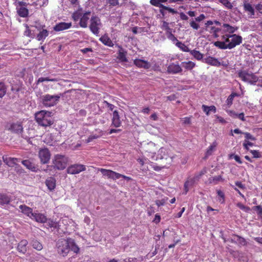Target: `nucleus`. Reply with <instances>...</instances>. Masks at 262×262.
<instances>
[{
	"label": "nucleus",
	"mask_w": 262,
	"mask_h": 262,
	"mask_svg": "<svg viewBox=\"0 0 262 262\" xmlns=\"http://www.w3.org/2000/svg\"><path fill=\"white\" fill-rule=\"evenodd\" d=\"M204 62L205 63L212 66L216 67H220V61L217 58L214 57L208 56L204 59Z\"/></svg>",
	"instance_id": "19"
},
{
	"label": "nucleus",
	"mask_w": 262,
	"mask_h": 262,
	"mask_svg": "<svg viewBox=\"0 0 262 262\" xmlns=\"http://www.w3.org/2000/svg\"><path fill=\"white\" fill-rule=\"evenodd\" d=\"M237 96H238L237 93L233 92L228 97L226 100V104L229 107L232 104L234 98Z\"/></svg>",
	"instance_id": "40"
},
{
	"label": "nucleus",
	"mask_w": 262,
	"mask_h": 262,
	"mask_svg": "<svg viewBox=\"0 0 262 262\" xmlns=\"http://www.w3.org/2000/svg\"><path fill=\"white\" fill-rule=\"evenodd\" d=\"M221 28H216L211 26L210 27V32L212 34V35L215 38H219L221 36Z\"/></svg>",
	"instance_id": "32"
},
{
	"label": "nucleus",
	"mask_w": 262,
	"mask_h": 262,
	"mask_svg": "<svg viewBox=\"0 0 262 262\" xmlns=\"http://www.w3.org/2000/svg\"><path fill=\"white\" fill-rule=\"evenodd\" d=\"M217 193L218 196L221 198V199H220V201L222 203H224V202H225L224 193L222 191L219 190L217 191Z\"/></svg>",
	"instance_id": "54"
},
{
	"label": "nucleus",
	"mask_w": 262,
	"mask_h": 262,
	"mask_svg": "<svg viewBox=\"0 0 262 262\" xmlns=\"http://www.w3.org/2000/svg\"><path fill=\"white\" fill-rule=\"evenodd\" d=\"M243 134L245 135V140H250L251 141H255L256 138L252 136L251 134L248 132L244 133Z\"/></svg>",
	"instance_id": "53"
},
{
	"label": "nucleus",
	"mask_w": 262,
	"mask_h": 262,
	"mask_svg": "<svg viewBox=\"0 0 262 262\" xmlns=\"http://www.w3.org/2000/svg\"><path fill=\"white\" fill-rule=\"evenodd\" d=\"M190 185V182L189 181H186L184 185V194H186L188 191H189V186Z\"/></svg>",
	"instance_id": "58"
},
{
	"label": "nucleus",
	"mask_w": 262,
	"mask_h": 262,
	"mask_svg": "<svg viewBox=\"0 0 262 262\" xmlns=\"http://www.w3.org/2000/svg\"><path fill=\"white\" fill-rule=\"evenodd\" d=\"M98 170L100 171L103 176L107 177L108 179L117 180V176H119L118 173L112 170L106 169L104 168H99Z\"/></svg>",
	"instance_id": "13"
},
{
	"label": "nucleus",
	"mask_w": 262,
	"mask_h": 262,
	"mask_svg": "<svg viewBox=\"0 0 262 262\" xmlns=\"http://www.w3.org/2000/svg\"><path fill=\"white\" fill-rule=\"evenodd\" d=\"M224 179L222 176H217L213 177H210L208 179L209 183L213 185L217 184L219 182H223Z\"/></svg>",
	"instance_id": "34"
},
{
	"label": "nucleus",
	"mask_w": 262,
	"mask_h": 262,
	"mask_svg": "<svg viewBox=\"0 0 262 262\" xmlns=\"http://www.w3.org/2000/svg\"><path fill=\"white\" fill-rule=\"evenodd\" d=\"M6 129L12 133L19 134L23 131L22 123L19 122L8 123L6 126Z\"/></svg>",
	"instance_id": "8"
},
{
	"label": "nucleus",
	"mask_w": 262,
	"mask_h": 262,
	"mask_svg": "<svg viewBox=\"0 0 262 262\" xmlns=\"http://www.w3.org/2000/svg\"><path fill=\"white\" fill-rule=\"evenodd\" d=\"M103 103L105 104V106L107 107L110 111H113L115 108V105L110 103L107 101L104 100L103 101Z\"/></svg>",
	"instance_id": "57"
},
{
	"label": "nucleus",
	"mask_w": 262,
	"mask_h": 262,
	"mask_svg": "<svg viewBox=\"0 0 262 262\" xmlns=\"http://www.w3.org/2000/svg\"><path fill=\"white\" fill-rule=\"evenodd\" d=\"M134 63L140 68L148 69L150 67V64L147 61L141 59H135Z\"/></svg>",
	"instance_id": "16"
},
{
	"label": "nucleus",
	"mask_w": 262,
	"mask_h": 262,
	"mask_svg": "<svg viewBox=\"0 0 262 262\" xmlns=\"http://www.w3.org/2000/svg\"><path fill=\"white\" fill-rule=\"evenodd\" d=\"M19 208L21 210V212L29 217L31 219H32V216L33 215V210L31 208L25 205H21L19 206Z\"/></svg>",
	"instance_id": "21"
},
{
	"label": "nucleus",
	"mask_w": 262,
	"mask_h": 262,
	"mask_svg": "<svg viewBox=\"0 0 262 262\" xmlns=\"http://www.w3.org/2000/svg\"><path fill=\"white\" fill-rule=\"evenodd\" d=\"M86 168L84 165L73 164L68 167L67 173L71 174H75L85 170Z\"/></svg>",
	"instance_id": "11"
},
{
	"label": "nucleus",
	"mask_w": 262,
	"mask_h": 262,
	"mask_svg": "<svg viewBox=\"0 0 262 262\" xmlns=\"http://www.w3.org/2000/svg\"><path fill=\"white\" fill-rule=\"evenodd\" d=\"M160 14L162 15L163 17H165L166 15L167 12L170 13L172 14L178 13V11L174 9L171 8L169 7L164 6L159 9Z\"/></svg>",
	"instance_id": "22"
},
{
	"label": "nucleus",
	"mask_w": 262,
	"mask_h": 262,
	"mask_svg": "<svg viewBox=\"0 0 262 262\" xmlns=\"http://www.w3.org/2000/svg\"><path fill=\"white\" fill-rule=\"evenodd\" d=\"M252 209L256 211L258 216L262 217V207L260 205L255 206L252 207Z\"/></svg>",
	"instance_id": "49"
},
{
	"label": "nucleus",
	"mask_w": 262,
	"mask_h": 262,
	"mask_svg": "<svg viewBox=\"0 0 262 262\" xmlns=\"http://www.w3.org/2000/svg\"><path fill=\"white\" fill-rule=\"evenodd\" d=\"M233 158L234 159V160L237 162L239 164H242V161L239 157V156H238V155H231L230 156V158Z\"/></svg>",
	"instance_id": "59"
},
{
	"label": "nucleus",
	"mask_w": 262,
	"mask_h": 262,
	"mask_svg": "<svg viewBox=\"0 0 262 262\" xmlns=\"http://www.w3.org/2000/svg\"><path fill=\"white\" fill-rule=\"evenodd\" d=\"M46 185L50 190H54L56 187L55 179L53 177L48 178L46 181Z\"/></svg>",
	"instance_id": "25"
},
{
	"label": "nucleus",
	"mask_w": 262,
	"mask_h": 262,
	"mask_svg": "<svg viewBox=\"0 0 262 262\" xmlns=\"http://www.w3.org/2000/svg\"><path fill=\"white\" fill-rule=\"evenodd\" d=\"M112 125L115 127H120L121 125V121L117 111H114L112 118Z\"/></svg>",
	"instance_id": "20"
},
{
	"label": "nucleus",
	"mask_w": 262,
	"mask_h": 262,
	"mask_svg": "<svg viewBox=\"0 0 262 262\" xmlns=\"http://www.w3.org/2000/svg\"><path fill=\"white\" fill-rule=\"evenodd\" d=\"M32 245L33 248L37 250L40 251L42 249V244L37 240L33 241L32 242Z\"/></svg>",
	"instance_id": "46"
},
{
	"label": "nucleus",
	"mask_w": 262,
	"mask_h": 262,
	"mask_svg": "<svg viewBox=\"0 0 262 262\" xmlns=\"http://www.w3.org/2000/svg\"><path fill=\"white\" fill-rule=\"evenodd\" d=\"M60 98V95L46 94L42 97V103L46 107L53 106L58 103Z\"/></svg>",
	"instance_id": "5"
},
{
	"label": "nucleus",
	"mask_w": 262,
	"mask_h": 262,
	"mask_svg": "<svg viewBox=\"0 0 262 262\" xmlns=\"http://www.w3.org/2000/svg\"><path fill=\"white\" fill-rule=\"evenodd\" d=\"M49 35V31L46 29H42L36 36L38 41H43Z\"/></svg>",
	"instance_id": "31"
},
{
	"label": "nucleus",
	"mask_w": 262,
	"mask_h": 262,
	"mask_svg": "<svg viewBox=\"0 0 262 262\" xmlns=\"http://www.w3.org/2000/svg\"><path fill=\"white\" fill-rule=\"evenodd\" d=\"M229 112L231 114V116H232V115H233V116H235L243 121L245 120L244 114L243 113L237 114L235 113L234 111H230Z\"/></svg>",
	"instance_id": "51"
},
{
	"label": "nucleus",
	"mask_w": 262,
	"mask_h": 262,
	"mask_svg": "<svg viewBox=\"0 0 262 262\" xmlns=\"http://www.w3.org/2000/svg\"><path fill=\"white\" fill-rule=\"evenodd\" d=\"M11 201L9 196L5 193L0 192V205L8 204Z\"/></svg>",
	"instance_id": "29"
},
{
	"label": "nucleus",
	"mask_w": 262,
	"mask_h": 262,
	"mask_svg": "<svg viewBox=\"0 0 262 262\" xmlns=\"http://www.w3.org/2000/svg\"><path fill=\"white\" fill-rule=\"evenodd\" d=\"M7 87L4 82H0V98H3L6 94Z\"/></svg>",
	"instance_id": "44"
},
{
	"label": "nucleus",
	"mask_w": 262,
	"mask_h": 262,
	"mask_svg": "<svg viewBox=\"0 0 262 262\" xmlns=\"http://www.w3.org/2000/svg\"><path fill=\"white\" fill-rule=\"evenodd\" d=\"M176 46L179 48H180V49L181 51H182L183 52H190V50L187 46H186L184 43H182V42H181L179 40H177V42L176 43Z\"/></svg>",
	"instance_id": "41"
},
{
	"label": "nucleus",
	"mask_w": 262,
	"mask_h": 262,
	"mask_svg": "<svg viewBox=\"0 0 262 262\" xmlns=\"http://www.w3.org/2000/svg\"><path fill=\"white\" fill-rule=\"evenodd\" d=\"M57 251L59 254L64 256L69 252V238L59 239L57 243Z\"/></svg>",
	"instance_id": "7"
},
{
	"label": "nucleus",
	"mask_w": 262,
	"mask_h": 262,
	"mask_svg": "<svg viewBox=\"0 0 262 262\" xmlns=\"http://www.w3.org/2000/svg\"><path fill=\"white\" fill-rule=\"evenodd\" d=\"M244 10L246 11L249 12L251 15H254V10L251 4L245 2L244 4Z\"/></svg>",
	"instance_id": "42"
},
{
	"label": "nucleus",
	"mask_w": 262,
	"mask_h": 262,
	"mask_svg": "<svg viewBox=\"0 0 262 262\" xmlns=\"http://www.w3.org/2000/svg\"><path fill=\"white\" fill-rule=\"evenodd\" d=\"M190 54L193 56V57L198 60H201L203 58V54H202L199 51L195 49L190 50Z\"/></svg>",
	"instance_id": "33"
},
{
	"label": "nucleus",
	"mask_w": 262,
	"mask_h": 262,
	"mask_svg": "<svg viewBox=\"0 0 262 262\" xmlns=\"http://www.w3.org/2000/svg\"><path fill=\"white\" fill-rule=\"evenodd\" d=\"M250 152L252 154L253 157L254 158H259L261 157V155L258 150H250Z\"/></svg>",
	"instance_id": "55"
},
{
	"label": "nucleus",
	"mask_w": 262,
	"mask_h": 262,
	"mask_svg": "<svg viewBox=\"0 0 262 262\" xmlns=\"http://www.w3.org/2000/svg\"><path fill=\"white\" fill-rule=\"evenodd\" d=\"M167 71L168 73L176 74L181 73L182 69L178 63H171L168 66Z\"/></svg>",
	"instance_id": "14"
},
{
	"label": "nucleus",
	"mask_w": 262,
	"mask_h": 262,
	"mask_svg": "<svg viewBox=\"0 0 262 262\" xmlns=\"http://www.w3.org/2000/svg\"><path fill=\"white\" fill-rule=\"evenodd\" d=\"M91 14L90 11L86 12L83 14L80 18L79 25L82 28H86L88 25V21L89 19V16Z\"/></svg>",
	"instance_id": "24"
},
{
	"label": "nucleus",
	"mask_w": 262,
	"mask_h": 262,
	"mask_svg": "<svg viewBox=\"0 0 262 262\" xmlns=\"http://www.w3.org/2000/svg\"><path fill=\"white\" fill-rule=\"evenodd\" d=\"M38 157L41 164H47L50 161L51 153L48 148H42L38 151Z\"/></svg>",
	"instance_id": "9"
},
{
	"label": "nucleus",
	"mask_w": 262,
	"mask_h": 262,
	"mask_svg": "<svg viewBox=\"0 0 262 262\" xmlns=\"http://www.w3.org/2000/svg\"><path fill=\"white\" fill-rule=\"evenodd\" d=\"M35 120L37 123L42 126H49L53 124L54 121L51 117V113L44 110L35 113Z\"/></svg>",
	"instance_id": "2"
},
{
	"label": "nucleus",
	"mask_w": 262,
	"mask_h": 262,
	"mask_svg": "<svg viewBox=\"0 0 262 262\" xmlns=\"http://www.w3.org/2000/svg\"><path fill=\"white\" fill-rule=\"evenodd\" d=\"M233 236L236 237V244L238 245L245 246L247 245V242L244 237L237 234H234Z\"/></svg>",
	"instance_id": "43"
},
{
	"label": "nucleus",
	"mask_w": 262,
	"mask_h": 262,
	"mask_svg": "<svg viewBox=\"0 0 262 262\" xmlns=\"http://www.w3.org/2000/svg\"><path fill=\"white\" fill-rule=\"evenodd\" d=\"M183 67L187 70H191L195 67V63L191 61L182 62Z\"/></svg>",
	"instance_id": "37"
},
{
	"label": "nucleus",
	"mask_w": 262,
	"mask_h": 262,
	"mask_svg": "<svg viewBox=\"0 0 262 262\" xmlns=\"http://www.w3.org/2000/svg\"><path fill=\"white\" fill-rule=\"evenodd\" d=\"M219 1L226 8L229 9H231L233 7L232 5L228 0H219Z\"/></svg>",
	"instance_id": "47"
},
{
	"label": "nucleus",
	"mask_w": 262,
	"mask_h": 262,
	"mask_svg": "<svg viewBox=\"0 0 262 262\" xmlns=\"http://www.w3.org/2000/svg\"><path fill=\"white\" fill-rule=\"evenodd\" d=\"M236 206L239 209L244 211L246 212H249L251 210V209L249 207L246 206L244 205L243 204H242L241 203H237L236 204Z\"/></svg>",
	"instance_id": "48"
},
{
	"label": "nucleus",
	"mask_w": 262,
	"mask_h": 262,
	"mask_svg": "<svg viewBox=\"0 0 262 262\" xmlns=\"http://www.w3.org/2000/svg\"><path fill=\"white\" fill-rule=\"evenodd\" d=\"M168 200V198H165L161 200H156L155 201L156 204L158 206H161L165 205L166 202Z\"/></svg>",
	"instance_id": "52"
},
{
	"label": "nucleus",
	"mask_w": 262,
	"mask_h": 262,
	"mask_svg": "<svg viewBox=\"0 0 262 262\" xmlns=\"http://www.w3.org/2000/svg\"><path fill=\"white\" fill-rule=\"evenodd\" d=\"M4 162L9 167H16L18 166L17 162L19 161V159L16 158H11L7 157H3Z\"/></svg>",
	"instance_id": "18"
},
{
	"label": "nucleus",
	"mask_w": 262,
	"mask_h": 262,
	"mask_svg": "<svg viewBox=\"0 0 262 262\" xmlns=\"http://www.w3.org/2000/svg\"><path fill=\"white\" fill-rule=\"evenodd\" d=\"M107 3L112 7L117 6L119 4L118 0H107Z\"/></svg>",
	"instance_id": "56"
},
{
	"label": "nucleus",
	"mask_w": 262,
	"mask_h": 262,
	"mask_svg": "<svg viewBox=\"0 0 262 262\" xmlns=\"http://www.w3.org/2000/svg\"><path fill=\"white\" fill-rule=\"evenodd\" d=\"M17 13L20 17H26L28 15L29 11L26 8L21 7L17 10Z\"/></svg>",
	"instance_id": "38"
},
{
	"label": "nucleus",
	"mask_w": 262,
	"mask_h": 262,
	"mask_svg": "<svg viewBox=\"0 0 262 262\" xmlns=\"http://www.w3.org/2000/svg\"><path fill=\"white\" fill-rule=\"evenodd\" d=\"M100 40L105 46L110 47H113L114 46L112 40L107 35H104L101 36L100 38Z\"/></svg>",
	"instance_id": "27"
},
{
	"label": "nucleus",
	"mask_w": 262,
	"mask_h": 262,
	"mask_svg": "<svg viewBox=\"0 0 262 262\" xmlns=\"http://www.w3.org/2000/svg\"><path fill=\"white\" fill-rule=\"evenodd\" d=\"M238 29L237 27H233L228 24H223L221 30V34H233Z\"/></svg>",
	"instance_id": "12"
},
{
	"label": "nucleus",
	"mask_w": 262,
	"mask_h": 262,
	"mask_svg": "<svg viewBox=\"0 0 262 262\" xmlns=\"http://www.w3.org/2000/svg\"><path fill=\"white\" fill-rule=\"evenodd\" d=\"M68 162V157L64 155L56 154L52 159V166L55 169L62 170L66 168Z\"/></svg>",
	"instance_id": "3"
},
{
	"label": "nucleus",
	"mask_w": 262,
	"mask_h": 262,
	"mask_svg": "<svg viewBox=\"0 0 262 262\" xmlns=\"http://www.w3.org/2000/svg\"><path fill=\"white\" fill-rule=\"evenodd\" d=\"M238 76L244 81L252 83L257 80V77L252 73H249L246 70H239L238 71Z\"/></svg>",
	"instance_id": "6"
},
{
	"label": "nucleus",
	"mask_w": 262,
	"mask_h": 262,
	"mask_svg": "<svg viewBox=\"0 0 262 262\" xmlns=\"http://www.w3.org/2000/svg\"><path fill=\"white\" fill-rule=\"evenodd\" d=\"M168 2V0H150V3L154 6L162 8L164 5L163 3Z\"/></svg>",
	"instance_id": "35"
},
{
	"label": "nucleus",
	"mask_w": 262,
	"mask_h": 262,
	"mask_svg": "<svg viewBox=\"0 0 262 262\" xmlns=\"http://www.w3.org/2000/svg\"><path fill=\"white\" fill-rule=\"evenodd\" d=\"M28 241L26 239L21 240L18 244L17 250L19 252L25 253L27 251Z\"/></svg>",
	"instance_id": "26"
},
{
	"label": "nucleus",
	"mask_w": 262,
	"mask_h": 262,
	"mask_svg": "<svg viewBox=\"0 0 262 262\" xmlns=\"http://www.w3.org/2000/svg\"><path fill=\"white\" fill-rule=\"evenodd\" d=\"M161 28L162 29L166 31L167 34H168V33H170V32L171 31V29L169 27V24L165 21H164L163 22V24Z\"/></svg>",
	"instance_id": "50"
},
{
	"label": "nucleus",
	"mask_w": 262,
	"mask_h": 262,
	"mask_svg": "<svg viewBox=\"0 0 262 262\" xmlns=\"http://www.w3.org/2000/svg\"><path fill=\"white\" fill-rule=\"evenodd\" d=\"M22 164L28 169L33 171H35L36 167L34 164L29 160H25L21 161Z\"/></svg>",
	"instance_id": "30"
},
{
	"label": "nucleus",
	"mask_w": 262,
	"mask_h": 262,
	"mask_svg": "<svg viewBox=\"0 0 262 262\" xmlns=\"http://www.w3.org/2000/svg\"><path fill=\"white\" fill-rule=\"evenodd\" d=\"M35 220L37 222L45 223L47 221V218L45 215L39 213H34L32 219Z\"/></svg>",
	"instance_id": "23"
},
{
	"label": "nucleus",
	"mask_w": 262,
	"mask_h": 262,
	"mask_svg": "<svg viewBox=\"0 0 262 262\" xmlns=\"http://www.w3.org/2000/svg\"><path fill=\"white\" fill-rule=\"evenodd\" d=\"M69 250H71L76 253H78L79 252V248L73 239L69 238Z\"/></svg>",
	"instance_id": "28"
},
{
	"label": "nucleus",
	"mask_w": 262,
	"mask_h": 262,
	"mask_svg": "<svg viewBox=\"0 0 262 262\" xmlns=\"http://www.w3.org/2000/svg\"><path fill=\"white\" fill-rule=\"evenodd\" d=\"M118 48L119 51L118 53L117 58L122 62H127V59L126 58L127 52L125 51L121 46L116 45Z\"/></svg>",
	"instance_id": "15"
},
{
	"label": "nucleus",
	"mask_w": 262,
	"mask_h": 262,
	"mask_svg": "<svg viewBox=\"0 0 262 262\" xmlns=\"http://www.w3.org/2000/svg\"><path fill=\"white\" fill-rule=\"evenodd\" d=\"M205 18V16L204 14H200L198 17L195 18V21H201L204 20Z\"/></svg>",
	"instance_id": "64"
},
{
	"label": "nucleus",
	"mask_w": 262,
	"mask_h": 262,
	"mask_svg": "<svg viewBox=\"0 0 262 262\" xmlns=\"http://www.w3.org/2000/svg\"><path fill=\"white\" fill-rule=\"evenodd\" d=\"M24 34L26 36H28V37H30L31 35V31L29 29V26H27V25L26 26V31L24 32Z\"/></svg>",
	"instance_id": "63"
},
{
	"label": "nucleus",
	"mask_w": 262,
	"mask_h": 262,
	"mask_svg": "<svg viewBox=\"0 0 262 262\" xmlns=\"http://www.w3.org/2000/svg\"><path fill=\"white\" fill-rule=\"evenodd\" d=\"M99 138V136L94 135L90 136L86 140V143H89L92 142L93 140Z\"/></svg>",
	"instance_id": "60"
},
{
	"label": "nucleus",
	"mask_w": 262,
	"mask_h": 262,
	"mask_svg": "<svg viewBox=\"0 0 262 262\" xmlns=\"http://www.w3.org/2000/svg\"><path fill=\"white\" fill-rule=\"evenodd\" d=\"M190 26L191 27H192L193 29L195 30H198L200 27L199 25L194 20H192L190 23Z\"/></svg>",
	"instance_id": "61"
},
{
	"label": "nucleus",
	"mask_w": 262,
	"mask_h": 262,
	"mask_svg": "<svg viewBox=\"0 0 262 262\" xmlns=\"http://www.w3.org/2000/svg\"><path fill=\"white\" fill-rule=\"evenodd\" d=\"M230 37V41L229 43H225V42L216 41L214 42V46L220 49L225 50L232 49L242 43L243 38L241 36L233 34Z\"/></svg>",
	"instance_id": "1"
},
{
	"label": "nucleus",
	"mask_w": 262,
	"mask_h": 262,
	"mask_svg": "<svg viewBox=\"0 0 262 262\" xmlns=\"http://www.w3.org/2000/svg\"><path fill=\"white\" fill-rule=\"evenodd\" d=\"M150 165L151 166V168L155 171H159L160 170H161L162 169H163V168H169V166H168L167 165H166L165 164H161L160 166H158L156 164L153 163V162H150Z\"/></svg>",
	"instance_id": "36"
},
{
	"label": "nucleus",
	"mask_w": 262,
	"mask_h": 262,
	"mask_svg": "<svg viewBox=\"0 0 262 262\" xmlns=\"http://www.w3.org/2000/svg\"><path fill=\"white\" fill-rule=\"evenodd\" d=\"M216 146H217V143L216 142V141L213 142L211 144V145H210L208 147V148L206 152V157H208V156L211 155L213 151L215 150Z\"/></svg>",
	"instance_id": "39"
},
{
	"label": "nucleus",
	"mask_w": 262,
	"mask_h": 262,
	"mask_svg": "<svg viewBox=\"0 0 262 262\" xmlns=\"http://www.w3.org/2000/svg\"><path fill=\"white\" fill-rule=\"evenodd\" d=\"M231 34H221L220 37L223 41H220L221 42H225V43H228L230 41V36Z\"/></svg>",
	"instance_id": "45"
},
{
	"label": "nucleus",
	"mask_w": 262,
	"mask_h": 262,
	"mask_svg": "<svg viewBox=\"0 0 262 262\" xmlns=\"http://www.w3.org/2000/svg\"><path fill=\"white\" fill-rule=\"evenodd\" d=\"M100 25V19L98 17L96 16L92 17L90 28L94 34L97 35L99 33V26Z\"/></svg>",
	"instance_id": "10"
},
{
	"label": "nucleus",
	"mask_w": 262,
	"mask_h": 262,
	"mask_svg": "<svg viewBox=\"0 0 262 262\" xmlns=\"http://www.w3.org/2000/svg\"><path fill=\"white\" fill-rule=\"evenodd\" d=\"M167 34V37L169 39L171 40L172 41H177L178 40L177 38L174 36V35L172 33V31L170 33H168Z\"/></svg>",
	"instance_id": "62"
},
{
	"label": "nucleus",
	"mask_w": 262,
	"mask_h": 262,
	"mask_svg": "<svg viewBox=\"0 0 262 262\" xmlns=\"http://www.w3.org/2000/svg\"><path fill=\"white\" fill-rule=\"evenodd\" d=\"M173 156L171 153L170 150L166 147H162L159 149L158 151L157 158L166 161V165L170 166L173 161Z\"/></svg>",
	"instance_id": "4"
},
{
	"label": "nucleus",
	"mask_w": 262,
	"mask_h": 262,
	"mask_svg": "<svg viewBox=\"0 0 262 262\" xmlns=\"http://www.w3.org/2000/svg\"><path fill=\"white\" fill-rule=\"evenodd\" d=\"M72 26L71 23H65V22H61L58 24H57L54 27V30L55 31H61L64 30L68 29L70 28Z\"/></svg>",
	"instance_id": "17"
}]
</instances>
